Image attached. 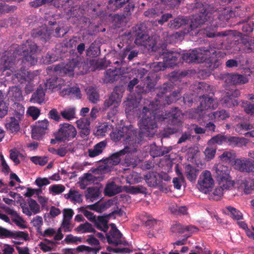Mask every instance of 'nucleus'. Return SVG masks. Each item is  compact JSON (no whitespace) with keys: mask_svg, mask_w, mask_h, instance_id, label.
Masks as SVG:
<instances>
[{"mask_svg":"<svg viewBox=\"0 0 254 254\" xmlns=\"http://www.w3.org/2000/svg\"><path fill=\"white\" fill-rule=\"evenodd\" d=\"M156 103L150 102L148 107L145 106L142 109V117L140 121V130H136L135 138L137 144H140L145 137H151L155 133L157 127V121H165L172 126L173 128L168 127L170 134H174L179 131L182 126L181 110L178 108H172L169 111H166L165 114H159V106L160 101L156 100Z\"/></svg>","mask_w":254,"mask_h":254,"instance_id":"f257e3e1","label":"nucleus"},{"mask_svg":"<svg viewBox=\"0 0 254 254\" xmlns=\"http://www.w3.org/2000/svg\"><path fill=\"white\" fill-rule=\"evenodd\" d=\"M38 47L31 41L27 40L21 45L12 44L7 51H5L0 59L5 69L12 70L13 66L16 64L20 59L27 65H35L37 62L36 53Z\"/></svg>","mask_w":254,"mask_h":254,"instance_id":"f03ea898","label":"nucleus"},{"mask_svg":"<svg viewBox=\"0 0 254 254\" xmlns=\"http://www.w3.org/2000/svg\"><path fill=\"white\" fill-rule=\"evenodd\" d=\"M195 15L191 19L187 33H190L206 22L211 23L213 18L212 13L208 11V5L206 3L196 2L192 5Z\"/></svg>","mask_w":254,"mask_h":254,"instance_id":"7ed1b4c3","label":"nucleus"},{"mask_svg":"<svg viewBox=\"0 0 254 254\" xmlns=\"http://www.w3.org/2000/svg\"><path fill=\"white\" fill-rule=\"evenodd\" d=\"M111 137L115 142L123 140L128 145L136 146L137 144L135 138V131L131 127H124L121 129L116 130L111 133Z\"/></svg>","mask_w":254,"mask_h":254,"instance_id":"20e7f679","label":"nucleus"},{"mask_svg":"<svg viewBox=\"0 0 254 254\" xmlns=\"http://www.w3.org/2000/svg\"><path fill=\"white\" fill-rule=\"evenodd\" d=\"M215 171V178L219 184H222V188L229 189L234 185L233 181H231L230 176V170L224 165L219 163L213 167Z\"/></svg>","mask_w":254,"mask_h":254,"instance_id":"39448f33","label":"nucleus"},{"mask_svg":"<svg viewBox=\"0 0 254 254\" xmlns=\"http://www.w3.org/2000/svg\"><path fill=\"white\" fill-rule=\"evenodd\" d=\"M65 33V30L59 26L57 27L55 30L43 27L33 30L31 36L33 38H40L44 42H46L50 39L51 35L52 34L55 37H61L64 36Z\"/></svg>","mask_w":254,"mask_h":254,"instance_id":"423d86ee","label":"nucleus"},{"mask_svg":"<svg viewBox=\"0 0 254 254\" xmlns=\"http://www.w3.org/2000/svg\"><path fill=\"white\" fill-rule=\"evenodd\" d=\"M76 133V130L73 126L64 123L60 124L58 131L55 133V136L57 140L65 142L74 138Z\"/></svg>","mask_w":254,"mask_h":254,"instance_id":"0eeeda50","label":"nucleus"},{"mask_svg":"<svg viewBox=\"0 0 254 254\" xmlns=\"http://www.w3.org/2000/svg\"><path fill=\"white\" fill-rule=\"evenodd\" d=\"M123 88L120 86H116L109 98L104 101V109L111 108L113 110V113L116 114L118 107L121 102L123 94Z\"/></svg>","mask_w":254,"mask_h":254,"instance_id":"6e6552de","label":"nucleus"},{"mask_svg":"<svg viewBox=\"0 0 254 254\" xmlns=\"http://www.w3.org/2000/svg\"><path fill=\"white\" fill-rule=\"evenodd\" d=\"M200 105L195 109V113L198 114L201 118L204 119L205 111L214 110L218 107V103L216 100L207 95L203 94L199 96Z\"/></svg>","mask_w":254,"mask_h":254,"instance_id":"1a4fd4ad","label":"nucleus"},{"mask_svg":"<svg viewBox=\"0 0 254 254\" xmlns=\"http://www.w3.org/2000/svg\"><path fill=\"white\" fill-rule=\"evenodd\" d=\"M111 226V229L109 232L110 234H106L108 243L116 246L119 245H128V242L122 237V233L115 227V225L112 224Z\"/></svg>","mask_w":254,"mask_h":254,"instance_id":"9d476101","label":"nucleus"},{"mask_svg":"<svg viewBox=\"0 0 254 254\" xmlns=\"http://www.w3.org/2000/svg\"><path fill=\"white\" fill-rule=\"evenodd\" d=\"M159 53L167 67L176 65L178 59H181L180 53L169 51L166 49H162Z\"/></svg>","mask_w":254,"mask_h":254,"instance_id":"9b49d317","label":"nucleus"},{"mask_svg":"<svg viewBox=\"0 0 254 254\" xmlns=\"http://www.w3.org/2000/svg\"><path fill=\"white\" fill-rule=\"evenodd\" d=\"M198 185L201 191L204 193L211 190L214 185V181L210 171L205 170L201 174L198 180Z\"/></svg>","mask_w":254,"mask_h":254,"instance_id":"f8f14e48","label":"nucleus"},{"mask_svg":"<svg viewBox=\"0 0 254 254\" xmlns=\"http://www.w3.org/2000/svg\"><path fill=\"white\" fill-rule=\"evenodd\" d=\"M195 55L196 57L195 63H202L207 60L211 63H214L213 67H217L221 64L219 59H214L213 57L210 56L205 47L195 49Z\"/></svg>","mask_w":254,"mask_h":254,"instance_id":"ddd939ff","label":"nucleus"},{"mask_svg":"<svg viewBox=\"0 0 254 254\" xmlns=\"http://www.w3.org/2000/svg\"><path fill=\"white\" fill-rule=\"evenodd\" d=\"M233 165L235 169L242 173H250L254 171V161L249 158H237Z\"/></svg>","mask_w":254,"mask_h":254,"instance_id":"4468645a","label":"nucleus"},{"mask_svg":"<svg viewBox=\"0 0 254 254\" xmlns=\"http://www.w3.org/2000/svg\"><path fill=\"white\" fill-rule=\"evenodd\" d=\"M77 64V60L72 59L66 64L61 63L56 65L54 67V70L59 72L61 75H66L69 76H73L74 75V69L76 66Z\"/></svg>","mask_w":254,"mask_h":254,"instance_id":"2eb2a0df","label":"nucleus"},{"mask_svg":"<svg viewBox=\"0 0 254 254\" xmlns=\"http://www.w3.org/2000/svg\"><path fill=\"white\" fill-rule=\"evenodd\" d=\"M131 35L134 39V43L138 46H143L144 41L148 36L145 27L143 24L136 25L132 28Z\"/></svg>","mask_w":254,"mask_h":254,"instance_id":"dca6fc26","label":"nucleus"},{"mask_svg":"<svg viewBox=\"0 0 254 254\" xmlns=\"http://www.w3.org/2000/svg\"><path fill=\"white\" fill-rule=\"evenodd\" d=\"M216 27L212 28L206 27L204 29V33L207 37L213 38L215 37H220L223 38H225L226 40L232 41L235 38L234 36V31L232 30H228L221 32H216Z\"/></svg>","mask_w":254,"mask_h":254,"instance_id":"f3484780","label":"nucleus"},{"mask_svg":"<svg viewBox=\"0 0 254 254\" xmlns=\"http://www.w3.org/2000/svg\"><path fill=\"white\" fill-rule=\"evenodd\" d=\"M240 91L238 89L227 92L221 100L223 106L232 108L238 106V101L237 98L240 95Z\"/></svg>","mask_w":254,"mask_h":254,"instance_id":"a211bd4d","label":"nucleus"},{"mask_svg":"<svg viewBox=\"0 0 254 254\" xmlns=\"http://www.w3.org/2000/svg\"><path fill=\"white\" fill-rule=\"evenodd\" d=\"M133 147L132 146L128 145L129 148V151L126 153V156L124 160V165L126 167L134 168L135 167L138 162V158L137 155L134 154L137 151V146Z\"/></svg>","mask_w":254,"mask_h":254,"instance_id":"6ab92c4d","label":"nucleus"},{"mask_svg":"<svg viewBox=\"0 0 254 254\" xmlns=\"http://www.w3.org/2000/svg\"><path fill=\"white\" fill-rule=\"evenodd\" d=\"M222 79L226 83L230 85L245 84L249 80L245 75L234 73L224 74L222 75Z\"/></svg>","mask_w":254,"mask_h":254,"instance_id":"aec40b11","label":"nucleus"},{"mask_svg":"<svg viewBox=\"0 0 254 254\" xmlns=\"http://www.w3.org/2000/svg\"><path fill=\"white\" fill-rule=\"evenodd\" d=\"M48 126L49 122L46 119L36 122V125L32 129V137L35 139L41 138L45 134Z\"/></svg>","mask_w":254,"mask_h":254,"instance_id":"412c9836","label":"nucleus"},{"mask_svg":"<svg viewBox=\"0 0 254 254\" xmlns=\"http://www.w3.org/2000/svg\"><path fill=\"white\" fill-rule=\"evenodd\" d=\"M135 4L134 2L128 3L124 8V11L120 14H117L113 16V21L116 23L117 26L119 27L124 19L128 16L131 15L132 12L134 10Z\"/></svg>","mask_w":254,"mask_h":254,"instance_id":"4be33fe9","label":"nucleus"},{"mask_svg":"<svg viewBox=\"0 0 254 254\" xmlns=\"http://www.w3.org/2000/svg\"><path fill=\"white\" fill-rule=\"evenodd\" d=\"M224 39L217 41H212L208 48H206L207 52L209 54L211 57L215 56L213 57L214 59H218V58L223 57V54L219 50L222 49L223 47V41Z\"/></svg>","mask_w":254,"mask_h":254,"instance_id":"5701e85b","label":"nucleus"},{"mask_svg":"<svg viewBox=\"0 0 254 254\" xmlns=\"http://www.w3.org/2000/svg\"><path fill=\"white\" fill-rule=\"evenodd\" d=\"M128 151H129L128 146H125L124 149L113 153L109 157L104 159L103 162L109 164L111 166L117 165L120 163L121 157L126 155Z\"/></svg>","mask_w":254,"mask_h":254,"instance_id":"b1692460","label":"nucleus"},{"mask_svg":"<svg viewBox=\"0 0 254 254\" xmlns=\"http://www.w3.org/2000/svg\"><path fill=\"white\" fill-rule=\"evenodd\" d=\"M145 179L150 187H161L162 180L160 175L156 172H149L145 176Z\"/></svg>","mask_w":254,"mask_h":254,"instance_id":"393cba45","label":"nucleus"},{"mask_svg":"<svg viewBox=\"0 0 254 254\" xmlns=\"http://www.w3.org/2000/svg\"><path fill=\"white\" fill-rule=\"evenodd\" d=\"M12 79L15 82H18L21 84L24 83L26 81L31 80V75L30 72L26 70L21 67L20 70L16 71L12 76Z\"/></svg>","mask_w":254,"mask_h":254,"instance_id":"a878e982","label":"nucleus"},{"mask_svg":"<svg viewBox=\"0 0 254 254\" xmlns=\"http://www.w3.org/2000/svg\"><path fill=\"white\" fill-rule=\"evenodd\" d=\"M87 5H88V3L84 2L81 6L72 7L71 9L66 12L67 16H68L69 18L71 17L77 18V19L80 18L85 14L86 11L85 7Z\"/></svg>","mask_w":254,"mask_h":254,"instance_id":"bb28decb","label":"nucleus"},{"mask_svg":"<svg viewBox=\"0 0 254 254\" xmlns=\"http://www.w3.org/2000/svg\"><path fill=\"white\" fill-rule=\"evenodd\" d=\"M173 83L171 82L164 83L161 86H160L158 88V91L157 93V96L158 97L157 99H155L154 101H152L151 102H153L154 104H155L156 103V101L158 100L160 101V105L159 106V109H160L161 103L162 102V97L163 96V95L167 93V92H169L170 91H171L173 89Z\"/></svg>","mask_w":254,"mask_h":254,"instance_id":"cd10ccee","label":"nucleus"},{"mask_svg":"<svg viewBox=\"0 0 254 254\" xmlns=\"http://www.w3.org/2000/svg\"><path fill=\"white\" fill-rule=\"evenodd\" d=\"M160 41V37L155 35L151 37L147 36V39L144 41L143 47L149 51H156L159 48L158 42Z\"/></svg>","mask_w":254,"mask_h":254,"instance_id":"c85d7f7f","label":"nucleus"},{"mask_svg":"<svg viewBox=\"0 0 254 254\" xmlns=\"http://www.w3.org/2000/svg\"><path fill=\"white\" fill-rule=\"evenodd\" d=\"M107 145V142L106 140L101 141L96 144L93 148L88 149V156L93 158L100 155L105 149Z\"/></svg>","mask_w":254,"mask_h":254,"instance_id":"c756f323","label":"nucleus"},{"mask_svg":"<svg viewBox=\"0 0 254 254\" xmlns=\"http://www.w3.org/2000/svg\"><path fill=\"white\" fill-rule=\"evenodd\" d=\"M110 214L107 216H99L95 219L93 223L97 229L106 232L109 227L108 225V218Z\"/></svg>","mask_w":254,"mask_h":254,"instance_id":"7c9ffc66","label":"nucleus"},{"mask_svg":"<svg viewBox=\"0 0 254 254\" xmlns=\"http://www.w3.org/2000/svg\"><path fill=\"white\" fill-rule=\"evenodd\" d=\"M247 143V139L244 137L227 135L226 143L233 147L246 146Z\"/></svg>","mask_w":254,"mask_h":254,"instance_id":"2f4dec72","label":"nucleus"},{"mask_svg":"<svg viewBox=\"0 0 254 254\" xmlns=\"http://www.w3.org/2000/svg\"><path fill=\"white\" fill-rule=\"evenodd\" d=\"M45 98V92L43 87L40 85L34 92L30 99V101L33 103L41 104L44 102Z\"/></svg>","mask_w":254,"mask_h":254,"instance_id":"473e14b6","label":"nucleus"},{"mask_svg":"<svg viewBox=\"0 0 254 254\" xmlns=\"http://www.w3.org/2000/svg\"><path fill=\"white\" fill-rule=\"evenodd\" d=\"M122 190L121 186L117 185L114 182H111L106 185L104 192L106 196L111 197L120 193Z\"/></svg>","mask_w":254,"mask_h":254,"instance_id":"72a5a7b5","label":"nucleus"},{"mask_svg":"<svg viewBox=\"0 0 254 254\" xmlns=\"http://www.w3.org/2000/svg\"><path fill=\"white\" fill-rule=\"evenodd\" d=\"M19 120L14 117L6 120L5 127L7 130L11 133L17 132L20 130Z\"/></svg>","mask_w":254,"mask_h":254,"instance_id":"f704fd0d","label":"nucleus"},{"mask_svg":"<svg viewBox=\"0 0 254 254\" xmlns=\"http://www.w3.org/2000/svg\"><path fill=\"white\" fill-rule=\"evenodd\" d=\"M8 94L11 99L15 102L20 101L23 99L22 91L19 86L9 87Z\"/></svg>","mask_w":254,"mask_h":254,"instance_id":"c9c22d12","label":"nucleus"},{"mask_svg":"<svg viewBox=\"0 0 254 254\" xmlns=\"http://www.w3.org/2000/svg\"><path fill=\"white\" fill-rule=\"evenodd\" d=\"M130 2H133L132 0H109L107 8L110 11H115Z\"/></svg>","mask_w":254,"mask_h":254,"instance_id":"e433bc0d","label":"nucleus"},{"mask_svg":"<svg viewBox=\"0 0 254 254\" xmlns=\"http://www.w3.org/2000/svg\"><path fill=\"white\" fill-rule=\"evenodd\" d=\"M243 32L246 34H249L253 32L254 27V22L250 20L249 18L242 20L237 23Z\"/></svg>","mask_w":254,"mask_h":254,"instance_id":"4c0bfd02","label":"nucleus"},{"mask_svg":"<svg viewBox=\"0 0 254 254\" xmlns=\"http://www.w3.org/2000/svg\"><path fill=\"white\" fill-rule=\"evenodd\" d=\"M86 2L88 3L85 6L86 11L93 15L94 16H102L104 15V11L101 8L100 5L99 4H93L88 1Z\"/></svg>","mask_w":254,"mask_h":254,"instance_id":"58836bf2","label":"nucleus"},{"mask_svg":"<svg viewBox=\"0 0 254 254\" xmlns=\"http://www.w3.org/2000/svg\"><path fill=\"white\" fill-rule=\"evenodd\" d=\"M120 78L119 71L117 69H108L105 74L104 81L106 83H113L117 81Z\"/></svg>","mask_w":254,"mask_h":254,"instance_id":"ea45409f","label":"nucleus"},{"mask_svg":"<svg viewBox=\"0 0 254 254\" xmlns=\"http://www.w3.org/2000/svg\"><path fill=\"white\" fill-rule=\"evenodd\" d=\"M189 20L183 16H179L171 20L168 23V26L172 29H178L183 25L188 24Z\"/></svg>","mask_w":254,"mask_h":254,"instance_id":"a19ab883","label":"nucleus"},{"mask_svg":"<svg viewBox=\"0 0 254 254\" xmlns=\"http://www.w3.org/2000/svg\"><path fill=\"white\" fill-rule=\"evenodd\" d=\"M186 177L191 182H194L196 179L198 170L190 165H187L185 168Z\"/></svg>","mask_w":254,"mask_h":254,"instance_id":"79ce46f5","label":"nucleus"},{"mask_svg":"<svg viewBox=\"0 0 254 254\" xmlns=\"http://www.w3.org/2000/svg\"><path fill=\"white\" fill-rule=\"evenodd\" d=\"M138 54V51L132 50V47L131 46H127L123 49L121 55L123 59H125L127 56V59L129 61H131L134 58L137 57Z\"/></svg>","mask_w":254,"mask_h":254,"instance_id":"37998d69","label":"nucleus"},{"mask_svg":"<svg viewBox=\"0 0 254 254\" xmlns=\"http://www.w3.org/2000/svg\"><path fill=\"white\" fill-rule=\"evenodd\" d=\"M236 154L233 150L231 151H225L220 156V158L221 161L226 163H230L232 162L234 163L235 160L237 158Z\"/></svg>","mask_w":254,"mask_h":254,"instance_id":"c03bdc74","label":"nucleus"},{"mask_svg":"<svg viewBox=\"0 0 254 254\" xmlns=\"http://www.w3.org/2000/svg\"><path fill=\"white\" fill-rule=\"evenodd\" d=\"M109 206V204H107V203L98 201L93 204L88 205L87 207L90 210L101 213L104 211Z\"/></svg>","mask_w":254,"mask_h":254,"instance_id":"a18cd8bd","label":"nucleus"},{"mask_svg":"<svg viewBox=\"0 0 254 254\" xmlns=\"http://www.w3.org/2000/svg\"><path fill=\"white\" fill-rule=\"evenodd\" d=\"M254 128L253 125L247 122L238 123L235 126V130L241 134H246L245 131Z\"/></svg>","mask_w":254,"mask_h":254,"instance_id":"49530a36","label":"nucleus"},{"mask_svg":"<svg viewBox=\"0 0 254 254\" xmlns=\"http://www.w3.org/2000/svg\"><path fill=\"white\" fill-rule=\"evenodd\" d=\"M66 199H69L74 203H80L82 202V195L78 191L70 190L68 193L65 194L64 195Z\"/></svg>","mask_w":254,"mask_h":254,"instance_id":"de8ad7c7","label":"nucleus"},{"mask_svg":"<svg viewBox=\"0 0 254 254\" xmlns=\"http://www.w3.org/2000/svg\"><path fill=\"white\" fill-rule=\"evenodd\" d=\"M87 193L85 195L87 199L91 201L95 200L100 194L99 190L97 187H90L87 189Z\"/></svg>","mask_w":254,"mask_h":254,"instance_id":"09e8293b","label":"nucleus"},{"mask_svg":"<svg viewBox=\"0 0 254 254\" xmlns=\"http://www.w3.org/2000/svg\"><path fill=\"white\" fill-rule=\"evenodd\" d=\"M8 103L4 101V95L0 90V118L5 116L8 112Z\"/></svg>","mask_w":254,"mask_h":254,"instance_id":"8fccbe9b","label":"nucleus"},{"mask_svg":"<svg viewBox=\"0 0 254 254\" xmlns=\"http://www.w3.org/2000/svg\"><path fill=\"white\" fill-rule=\"evenodd\" d=\"M87 94L89 100L93 103H96L99 99V95L96 89L93 87H89L87 89Z\"/></svg>","mask_w":254,"mask_h":254,"instance_id":"3c124183","label":"nucleus"},{"mask_svg":"<svg viewBox=\"0 0 254 254\" xmlns=\"http://www.w3.org/2000/svg\"><path fill=\"white\" fill-rule=\"evenodd\" d=\"M14 115L19 120H21L23 117L25 109L23 106L19 103L15 102L13 105Z\"/></svg>","mask_w":254,"mask_h":254,"instance_id":"603ef678","label":"nucleus"},{"mask_svg":"<svg viewBox=\"0 0 254 254\" xmlns=\"http://www.w3.org/2000/svg\"><path fill=\"white\" fill-rule=\"evenodd\" d=\"M75 230L77 232H81L82 233H95V230L92 227V225L89 223L86 222L85 223L81 224L76 228Z\"/></svg>","mask_w":254,"mask_h":254,"instance_id":"864d4df0","label":"nucleus"},{"mask_svg":"<svg viewBox=\"0 0 254 254\" xmlns=\"http://www.w3.org/2000/svg\"><path fill=\"white\" fill-rule=\"evenodd\" d=\"M181 95V93L179 90H177L174 91L172 94L165 97V102L163 103V104L170 105L174 102L177 101L180 98Z\"/></svg>","mask_w":254,"mask_h":254,"instance_id":"5fc2aeb1","label":"nucleus"},{"mask_svg":"<svg viewBox=\"0 0 254 254\" xmlns=\"http://www.w3.org/2000/svg\"><path fill=\"white\" fill-rule=\"evenodd\" d=\"M181 59L186 63H195V49L181 55Z\"/></svg>","mask_w":254,"mask_h":254,"instance_id":"6e6d98bb","label":"nucleus"},{"mask_svg":"<svg viewBox=\"0 0 254 254\" xmlns=\"http://www.w3.org/2000/svg\"><path fill=\"white\" fill-rule=\"evenodd\" d=\"M86 55L87 56L95 57L100 53V50L96 44L93 42L86 50Z\"/></svg>","mask_w":254,"mask_h":254,"instance_id":"4d7b16f0","label":"nucleus"},{"mask_svg":"<svg viewBox=\"0 0 254 254\" xmlns=\"http://www.w3.org/2000/svg\"><path fill=\"white\" fill-rule=\"evenodd\" d=\"M61 115L66 120L69 121L75 118V110L73 108L65 109L61 112Z\"/></svg>","mask_w":254,"mask_h":254,"instance_id":"13d9d810","label":"nucleus"},{"mask_svg":"<svg viewBox=\"0 0 254 254\" xmlns=\"http://www.w3.org/2000/svg\"><path fill=\"white\" fill-rule=\"evenodd\" d=\"M149 66L154 72H158L161 70H163L166 68V65L163 61V62H156L149 64Z\"/></svg>","mask_w":254,"mask_h":254,"instance_id":"bf43d9fd","label":"nucleus"},{"mask_svg":"<svg viewBox=\"0 0 254 254\" xmlns=\"http://www.w3.org/2000/svg\"><path fill=\"white\" fill-rule=\"evenodd\" d=\"M227 135L218 134L212 137L208 141L209 144H217L221 145L226 143Z\"/></svg>","mask_w":254,"mask_h":254,"instance_id":"052dcab7","label":"nucleus"},{"mask_svg":"<svg viewBox=\"0 0 254 254\" xmlns=\"http://www.w3.org/2000/svg\"><path fill=\"white\" fill-rule=\"evenodd\" d=\"M28 203L29 207V208L30 210L31 211L32 213H33L34 214H36L40 212V206L35 200L29 198L28 200Z\"/></svg>","mask_w":254,"mask_h":254,"instance_id":"680f3d73","label":"nucleus"},{"mask_svg":"<svg viewBox=\"0 0 254 254\" xmlns=\"http://www.w3.org/2000/svg\"><path fill=\"white\" fill-rule=\"evenodd\" d=\"M226 208L230 212L231 216L233 219L237 220L243 219V215L239 210L232 206H227Z\"/></svg>","mask_w":254,"mask_h":254,"instance_id":"e2e57ef3","label":"nucleus"},{"mask_svg":"<svg viewBox=\"0 0 254 254\" xmlns=\"http://www.w3.org/2000/svg\"><path fill=\"white\" fill-rule=\"evenodd\" d=\"M147 189L141 185L130 186L128 188V192L131 194L146 193Z\"/></svg>","mask_w":254,"mask_h":254,"instance_id":"0e129e2a","label":"nucleus"},{"mask_svg":"<svg viewBox=\"0 0 254 254\" xmlns=\"http://www.w3.org/2000/svg\"><path fill=\"white\" fill-rule=\"evenodd\" d=\"M176 172L179 176L173 178V183L175 189L180 190L182 187V183L184 181V178L181 172L178 170Z\"/></svg>","mask_w":254,"mask_h":254,"instance_id":"69168bd1","label":"nucleus"},{"mask_svg":"<svg viewBox=\"0 0 254 254\" xmlns=\"http://www.w3.org/2000/svg\"><path fill=\"white\" fill-rule=\"evenodd\" d=\"M242 107L244 108L245 112L250 115L254 116V104L249 103L248 101L243 102Z\"/></svg>","mask_w":254,"mask_h":254,"instance_id":"338daca9","label":"nucleus"},{"mask_svg":"<svg viewBox=\"0 0 254 254\" xmlns=\"http://www.w3.org/2000/svg\"><path fill=\"white\" fill-rule=\"evenodd\" d=\"M242 43L244 44L245 51L246 52H254V38L252 39L249 41L246 39L242 40Z\"/></svg>","mask_w":254,"mask_h":254,"instance_id":"774afa93","label":"nucleus"}]
</instances>
